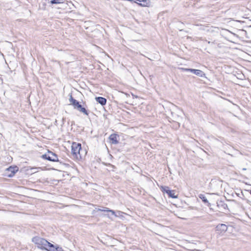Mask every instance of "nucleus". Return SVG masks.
Instances as JSON below:
<instances>
[{"label": "nucleus", "instance_id": "obj_21", "mask_svg": "<svg viewBox=\"0 0 251 251\" xmlns=\"http://www.w3.org/2000/svg\"><path fill=\"white\" fill-rule=\"evenodd\" d=\"M102 210H103V209H99V208L97 209V208H96V210H97V211H102Z\"/></svg>", "mask_w": 251, "mask_h": 251}, {"label": "nucleus", "instance_id": "obj_12", "mask_svg": "<svg viewBox=\"0 0 251 251\" xmlns=\"http://www.w3.org/2000/svg\"><path fill=\"white\" fill-rule=\"evenodd\" d=\"M142 2V3H140L139 4L142 6H148L149 4V2L147 0H143Z\"/></svg>", "mask_w": 251, "mask_h": 251}, {"label": "nucleus", "instance_id": "obj_8", "mask_svg": "<svg viewBox=\"0 0 251 251\" xmlns=\"http://www.w3.org/2000/svg\"><path fill=\"white\" fill-rule=\"evenodd\" d=\"M109 139L112 144H116L118 143V137L116 134H111L109 136Z\"/></svg>", "mask_w": 251, "mask_h": 251}, {"label": "nucleus", "instance_id": "obj_10", "mask_svg": "<svg viewBox=\"0 0 251 251\" xmlns=\"http://www.w3.org/2000/svg\"><path fill=\"white\" fill-rule=\"evenodd\" d=\"M199 197L200 199H201L202 201H203L204 203H208V201L207 200V198H206V197L203 195V194H200L199 195Z\"/></svg>", "mask_w": 251, "mask_h": 251}, {"label": "nucleus", "instance_id": "obj_23", "mask_svg": "<svg viewBox=\"0 0 251 251\" xmlns=\"http://www.w3.org/2000/svg\"><path fill=\"white\" fill-rule=\"evenodd\" d=\"M173 198H176V196L174 195Z\"/></svg>", "mask_w": 251, "mask_h": 251}, {"label": "nucleus", "instance_id": "obj_7", "mask_svg": "<svg viewBox=\"0 0 251 251\" xmlns=\"http://www.w3.org/2000/svg\"><path fill=\"white\" fill-rule=\"evenodd\" d=\"M161 190L163 192L166 193L168 195L169 197L173 198V193H172V191L169 189V187L162 186Z\"/></svg>", "mask_w": 251, "mask_h": 251}, {"label": "nucleus", "instance_id": "obj_26", "mask_svg": "<svg viewBox=\"0 0 251 251\" xmlns=\"http://www.w3.org/2000/svg\"><path fill=\"white\" fill-rule=\"evenodd\" d=\"M243 170H246V168H244L243 169Z\"/></svg>", "mask_w": 251, "mask_h": 251}, {"label": "nucleus", "instance_id": "obj_24", "mask_svg": "<svg viewBox=\"0 0 251 251\" xmlns=\"http://www.w3.org/2000/svg\"><path fill=\"white\" fill-rule=\"evenodd\" d=\"M174 205H176V206H177V205H176V203H174Z\"/></svg>", "mask_w": 251, "mask_h": 251}, {"label": "nucleus", "instance_id": "obj_22", "mask_svg": "<svg viewBox=\"0 0 251 251\" xmlns=\"http://www.w3.org/2000/svg\"><path fill=\"white\" fill-rule=\"evenodd\" d=\"M36 169V168H31V170H35Z\"/></svg>", "mask_w": 251, "mask_h": 251}, {"label": "nucleus", "instance_id": "obj_14", "mask_svg": "<svg viewBox=\"0 0 251 251\" xmlns=\"http://www.w3.org/2000/svg\"><path fill=\"white\" fill-rule=\"evenodd\" d=\"M79 111L82 113H83V114H85L86 115H88V113L87 112V110L85 109V108L84 107H82L81 108Z\"/></svg>", "mask_w": 251, "mask_h": 251}, {"label": "nucleus", "instance_id": "obj_9", "mask_svg": "<svg viewBox=\"0 0 251 251\" xmlns=\"http://www.w3.org/2000/svg\"><path fill=\"white\" fill-rule=\"evenodd\" d=\"M95 100L98 102L100 103L101 105H104L106 103V99L102 97H96L95 98Z\"/></svg>", "mask_w": 251, "mask_h": 251}, {"label": "nucleus", "instance_id": "obj_6", "mask_svg": "<svg viewBox=\"0 0 251 251\" xmlns=\"http://www.w3.org/2000/svg\"><path fill=\"white\" fill-rule=\"evenodd\" d=\"M186 71H189L193 74H195L197 76L200 77H203L205 75V74L201 70L193 69H184Z\"/></svg>", "mask_w": 251, "mask_h": 251}, {"label": "nucleus", "instance_id": "obj_13", "mask_svg": "<svg viewBox=\"0 0 251 251\" xmlns=\"http://www.w3.org/2000/svg\"><path fill=\"white\" fill-rule=\"evenodd\" d=\"M109 212H110V213H111L112 215H114V216H116V217L119 216H120V215H121V214H122V213H123V212H121V211H118V215H117V214L115 213V211H113V210H110V211H109Z\"/></svg>", "mask_w": 251, "mask_h": 251}, {"label": "nucleus", "instance_id": "obj_20", "mask_svg": "<svg viewBox=\"0 0 251 251\" xmlns=\"http://www.w3.org/2000/svg\"><path fill=\"white\" fill-rule=\"evenodd\" d=\"M103 211H107V212H109V211H110V210L108 208H104V209H103V210H102Z\"/></svg>", "mask_w": 251, "mask_h": 251}, {"label": "nucleus", "instance_id": "obj_16", "mask_svg": "<svg viewBox=\"0 0 251 251\" xmlns=\"http://www.w3.org/2000/svg\"><path fill=\"white\" fill-rule=\"evenodd\" d=\"M69 100L70 102V104H72V105L74 101H75L76 100L73 98L72 94L70 95V98H69Z\"/></svg>", "mask_w": 251, "mask_h": 251}, {"label": "nucleus", "instance_id": "obj_15", "mask_svg": "<svg viewBox=\"0 0 251 251\" xmlns=\"http://www.w3.org/2000/svg\"><path fill=\"white\" fill-rule=\"evenodd\" d=\"M69 100L70 102V104H72V105L74 101H75L76 100L73 98L72 94L70 95V98H69Z\"/></svg>", "mask_w": 251, "mask_h": 251}, {"label": "nucleus", "instance_id": "obj_25", "mask_svg": "<svg viewBox=\"0 0 251 251\" xmlns=\"http://www.w3.org/2000/svg\"><path fill=\"white\" fill-rule=\"evenodd\" d=\"M35 172H34V171H32L31 173H34Z\"/></svg>", "mask_w": 251, "mask_h": 251}, {"label": "nucleus", "instance_id": "obj_2", "mask_svg": "<svg viewBox=\"0 0 251 251\" xmlns=\"http://www.w3.org/2000/svg\"><path fill=\"white\" fill-rule=\"evenodd\" d=\"M81 148V145L80 143L75 142L73 143L72 145V153L74 157L76 159L81 158V155L80 151Z\"/></svg>", "mask_w": 251, "mask_h": 251}, {"label": "nucleus", "instance_id": "obj_1", "mask_svg": "<svg viewBox=\"0 0 251 251\" xmlns=\"http://www.w3.org/2000/svg\"><path fill=\"white\" fill-rule=\"evenodd\" d=\"M32 241L37 245L38 248L42 249H47V247H54V245L53 244L49 242L45 239L39 237H34L32 239Z\"/></svg>", "mask_w": 251, "mask_h": 251}, {"label": "nucleus", "instance_id": "obj_17", "mask_svg": "<svg viewBox=\"0 0 251 251\" xmlns=\"http://www.w3.org/2000/svg\"><path fill=\"white\" fill-rule=\"evenodd\" d=\"M55 248L54 251H64L63 249L61 247L58 246H55L54 247Z\"/></svg>", "mask_w": 251, "mask_h": 251}, {"label": "nucleus", "instance_id": "obj_5", "mask_svg": "<svg viewBox=\"0 0 251 251\" xmlns=\"http://www.w3.org/2000/svg\"><path fill=\"white\" fill-rule=\"evenodd\" d=\"M43 158L48 159V160L51 161H58L57 156L52 152H49L48 154H45L42 155Z\"/></svg>", "mask_w": 251, "mask_h": 251}, {"label": "nucleus", "instance_id": "obj_19", "mask_svg": "<svg viewBox=\"0 0 251 251\" xmlns=\"http://www.w3.org/2000/svg\"><path fill=\"white\" fill-rule=\"evenodd\" d=\"M81 108H82L81 105H80L79 103H78V104L76 106V107L75 109L79 110Z\"/></svg>", "mask_w": 251, "mask_h": 251}, {"label": "nucleus", "instance_id": "obj_11", "mask_svg": "<svg viewBox=\"0 0 251 251\" xmlns=\"http://www.w3.org/2000/svg\"><path fill=\"white\" fill-rule=\"evenodd\" d=\"M64 0H51L50 2L52 4L61 3L64 2Z\"/></svg>", "mask_w": 251, "mask_h": 251}, {"label": "nucleus", "instance_id": "obj_18", "mask_svg": "<svg viewBox=\"0 0 251 251\" xmlns=\"http://www.w3.org/2000/svg\"><path fill=\"white\" fill-rule=\"evenodd\" d=\"M78 103H79V102L76 100L75 101H74L72 105L74 106V108H76V106L78 104Z\"/></svg>", "mask_w": 251, "mask_h": 251}, {"label": "nucleus", "instance_id": "obj_4", "mask_svg": "<svg viewBox=\"0 0 251 251\" xmlns=\"http://www.w3.org/2000/svg\"><path fill=\"white\" fill-rule=\"evenodd\" d=\"M18 171V168L17 166L10 167L6 169L5 172V176L8 177L13 176L16 172Z\"/></svg>", "mask_w": 251, "mask_h": 251}, {"label": "nucleus", "instance_id": "obj_3", "mask_svg": "<svg viewBox=\"0 0 251 251\" xmlns=\"http://www.w3.org/2000/svg\"><path fill=\"white\" fill-rule=\"evenodd\" d=\"M227 230V226L225 224H219L216 227V231L217 234L223 235Z\"/></svg>", "mask_w": 251, "mask_h": 251}]
</instances>
